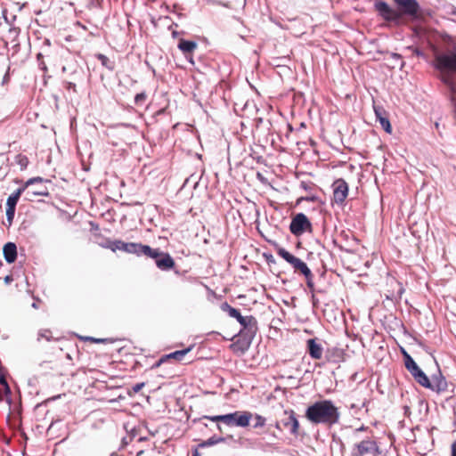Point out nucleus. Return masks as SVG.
Returning <instances> with one entry per match:
<instances>
[{"instance_id": "f257e3e1", "label": "nucleus", "mask_w": 456, "mask_h": 456, "mask_svg": "<svg viewBox=\"0 0 456 456\" xmlns=\"http://www.w3.org/2000/svg\"><path fill=\"white\" fill-rule=\"evenodd\" d=\"M305 418L314 425L332 427L339 422L340 412L331 400H320L305 410Z\"/></svg>"}, {"instance_id": "f03ea898", "label": "nucleus", "mask_w": 456, "mask_h": 456, "mask_svg": "<svg viewBox=\"0 0 456 456\" xmlns=\"http://www.w3.org/2000/svg\"><path fill=\"white\" fill-rule=\"evenodd\" d=\"M128 254H134L137 256H146L154 259L157 267L161 271H169L175 266V261L168 253L142 243L131 242Z\"/></svg>"}, {"instance_id": "7ed1b4c3", "label": "nucleus", "mask_w": 456, "mask_h": 456, "mask_svg": "<svg viewBox=\"0 0 456 456\" xmlns=\"http://www.w3.org/2000/svg\"><path fill=\"white\" fill-rule=\"evenodd\" d=\"M220 308L227 313L230 317L238 321L242 327L240 331L242 336L246 337L249 341L254 338L258 330L257 322L254 316H242L238 309L231 306L227 302L222 303Z\"/></svg>"}, {"instance_id": "20e7f679", "label": "nucleus", "mask_w": 456, "mask_h": 456, "mask_svg": "<svg viewBox=\"0 0 456 456\" xmlns=\"http://www.w3.org/2000/svg\"><path fill=\"white\" fill-rule=\"evenodd\" d=\"M277 254L281 257H282L286 262H288L294 268L295 271H299L305 276L307 287L311 290H314V274L312 273L307 265L305 262H303L300 258L290 254L283 248H280L277 251Z\"/></svg>"}, {"instance_id": "39448f33", "label": "nucleus", "mask_w": 456, "mask_h": 456, "mask_svg": "<svg viewBox=\"0 0 456 456\" xmlns=\"http://www.w3.org/2000/svg\"><path fill=\"white\" fill-rule=\"evenodd\" d=\"M380 453L377 442L368 437L354 444L351 456H379Z\"/></svg>"}, {"instance_id": "423d86ee", "label": "nucleus", "mask_w": 456, "mask_h": 456, "mask_svg": "<svg viewBox=\"0 0 456 456\" xmlns=\"http://www.w3.org/2000/svg\"><path fill=\"white\" fill-rule=\"evenodd\" d=\"M404 365L407 370L413 377L414 380L423 387V385H428V376L426 373L419 367L414 359L405 351L403 350Z\"/></svg>"}, {"instance_id": "0eeeda50", "label": "nucleus", "mask_w": 456, "mask_h": 456, "mask_svg": "<svg viewBox=\"0 0 456 456\" xmlns=\"http://www.w3.org/2000/svg\"><path fill=\"white\" fill-rule=\"evenodd\" d=\"M289 231L293 235L300 236L312 231V224L304 213H297L290 222Z\"/></svg>"}, {"instance_id": "6e6552de", "label": "nucleus", "mask_w": 456, "mask_h": 456, "mask_svg": "<svg viewBox=\"0 0 456 456\" xmlns=\"http://www.w3.org/2000/svg\"><path fill=\"white\" fill-rule=\"evenodd\" d=\"M252 414L248 411H235L232 413L224 414V423L228 426H238L247 427L249 424V420Z\"/></svg>"}, {"instance_id": "1a4fd4ad", "label": "nucleus", "mask_w": 456, "mask_h": 456, "mask_svg": "<svg viewBox=\"0 0 456 456\" xmlns=\"http://www.w3.org/2000/svg\"><path fill=\"white\" fill-rule=\"evenodd\" d=\"M375 8L387 21L398 24L402 19V13L391 8L386 2L380 1L376 3Z\"/></svg>"}, {"instance_id": "9d476101", "label": "nucleus", "mask_w": 456, "mask_h": 456, "mask_svg": "<svg viewBox=\"0 0 456 456\" xmlns=\"http://www.w3.org/2000/svg\"><path fill=\"white\" fill-rule=\"evenodd\" d=\"M428 385H423V387L428 388L437 394L443 393L447 390L448 384L446 379L443 376L440 370L431 376V379L428 377Z\"/></svg>"}, {"instance_id": "9b49d317", "label": "nucleus", "mask_w": 456, "mask_h": 456, "mask_svg": "<svg viewBox=\"0 0 456 456\" xmlns=\"http://www.w3.org/2000/svg\"><path fill=\"white\" fill-rule=\"evenodd\" d=\"M281 423L284 428L288 429L293 436L298 435L299 422L297 414L293 410H285L281 419Z\"/></svg>"}, {"instance_id": "f8f14e48", "label": "nucleus", "mask_w": 456, "mask_h": 456, "mask_svg": "<svg viewBox=\"0 0 456 456\" xmlns=\"http://www.w3.org/2000/svg\"><path fill=\"white\" fill-rule=\"evenodd\" d=\"M333 200L338 205H343L348 195V185L344 179H337L333 184Z\"/></svg>"}, {"instance_id": "ddd939ff", "label": "nucleus", "mask_w": 456, "mask_h": 456, "mask_svg": "<svg viewBox=\"0 0 456 456\" xmlns=\"http://www.w3.org/2000/svg\"><path fill=\"white\" fill-rule=\"evenodd\" d=\"M402 9V12L405 15L416 18L419 11V4L417 0H394Z\"/></svg>"}, {"instance_id": "4468645a", "label": "nucleus", "mask_w": 456, "mask_h": 456, "mask_svg": "<svg viewBox=\"0 0 456 456\" xmlns=\"http://www.w3.org/2000/svg\"><path fill=\"white\" fill-rule=\"evenodd\" d=\"M307 344V351L311 358L314 360H320L322 357L323 347L318 342L317 338H310L306 342Z\"/></svg>"}, {"instance_id": "2eb2a0df", "label": "nucleus", "mask_w": 456, "mask_h": 456, "mask_svg": "<svg viewBox=\"0 0 456 456\" xmlns=\"http://www.w3.org/2000/svg\"><path fill=\"white\" fill-rule=\"evenodd\" d=\"M191 350V346H189L183 350H177L175 352H172L168 354L163 355L155 364L153 367H159L167 359H174L178 362L182 361L183 358Z\"/></svg>"}, {"instance_id": "dca6fc26", "label": "nucleus", "mask_w": 456, "mask_h": 456, "mask_svg": "<svg viewBox=\"0 0 456 456\" xmlns=\"http://www.w3.org/2000/svg\"><path fill=\"white\" fill-rule=\"evenodd\" d=\"M3 254L8 264H12L17 258V246L14 242H7L3 248Z\"/></svg>"}, {"instance_id": "f3484780", "label": "nucleus", "mask_w": 456, "mask_h": 456, "mask_svg": "<svg viewBox=\"0 0 456 456\" xmlns=\"http://www.w3.org/2000/svg\"><path fill=\"white\" fill-rule=\"evenodd\" d=\"M374 112L377 119L379 121L382 128L388 134H391L392 127L389 119L385 116V111L380 107H374Z\"/></svg>"}, {"instance_id": "a211bd4d", "label": "nucleus", "mask_w": 456, "mask_h": 456, "mask_svg": "<svg viewBox=\"0 0 456 456\" xmlns=\"http://www.w3.org/2000/svg\"><path fill=\"white\" fill-rule=\"evenodd\" d=\"M44 183V179L42 177H39V176H37V177H33V178H30L28 179L24 184L23 186L18 188L13 193H12L10 196H12V198H14V200H16L17 201H19V199L20 197V195L26 191L28 189L29 186L31 185H34L35 183Z\"/></svg>"}, {"instance_id": "6ab92c4d", "label": "nucleus", "mask_w": 456, "mask_h": 456, "mask_svg": "<svg viewBox=\"0 0 456 456\" xmlns=\"http://www.w3.org/2000/svg\"><path fill=\"white\" fill-rule=\"evenodd\" d=\"M178 48L184 53H191L197 48V43L191 40L180 39Z\"/></svg>"}, {"instance_id": "aec40b11", "label": "nucleus", "mask_w": 456, "mask_h": 456, "mask_svg": "<svg viewBox=\"0 0 456 456\" xmlns=\"http://www.w3.org/2000/svg\"><path fill=\"white\" fill-rule=\"evenodd\" d=\"M225 440H226L225 437L213 436L209 437L208 439L200 443L198 447H200V448L210 447V446L216 445L217 444L223 443Z\"/></svg>"}, {"instance_id": "412c9836", "label": "nucleus", "mask_w": 456, "mask_h": 456, "mask_svg": "<svg viewBox=\"0 0 456 456\" xmlns=\"http://www.w3.org/2000/svg\"><path fill=\"white\" fill-rule=\"evenodd\" d=\"M36 184H39V183H37ZM28 200H30V196H47L48 191L45 186L43 185V183H40V187H37L35 190H28L27 191Z\"/></svg>"}, {"instance_id": "4be33fe9", "label": "nucleus", "mask_w": 456, "mask_h": 456, "mask_svg": "<svg viewBox=\"0 0 456 456\" xmlns=\"http://www.w3.org/2000/svg\"><path fill=\"white\" fill-rule=\"evenodd\" d=\"M96 58L101 61L102 65L109 70L114 69V62L111 61L106 55L102 53H97Z\"/></svg>"}, {"instance_id": "5701e85b", "label": "nucleus", "mask_w": 456, "mask_h": 456, "mask_svg": "<svg viewBox=\"0 0 456 456\" xmlns=\"http://www.w3.org/2000/svg\"><path fill=\"white\" fill-rule=\"evenodd\" d=\"M130 244H131V242H125L120 240H116L115 244L113 245L114 246L113 252H115L117 250H120V251H123L126 253H129Z\"/></svg>"}, {"instance_id": "b1692460", "label": "nucleus", "mask_w": 456, "mask_h": 456, "mask_svg": "<svg viewBox=\"0 0 456 456\" xmlns=\"http://www.w3.org/2000/svg\"><path fill=\"white\" fill-rule=\"evenodd\" d=\"M15 163L20 167V170H24L28 165V159L23 154H18L15 157Z\"/></svg>"}, {"instance_id": "393cba45", "label": "nucleus", "mask_w": 456, "mask_h": 456, "mask_svg": "<svg viewBox=\"0 0 456 456\" xmlns=\"http://www.w3.org/2000/svg\"><path fill=\"white\" fill-rule=\"evenodd\" d=\"M255 419H256V423L254 424L255 428H261V427L265 426V418H264L263 416L256 414L255 417Z\"/></svg>"}, {"instance_id": "a878e982", "label": "nucleus", "mask_w": 456, "mask_h": 456, "mask_svg": "<svg viewBox=\"0 0 456 456\" xmlns=\"http://www.w3.org/2000/svg\"><path fill=\"white\" fill-rule=\"evenodd\" d=\"M14 215H15V208H6V219L8 221L9 224H11L12 223Z\"/></svg>"}, {"instance_id": "bb28decb", "label": "nucleus", "mask_w": 456, "mask_h": 456, "mask_svg": "<svg viewBox=\"0 0 456 456\" xmlns=\"http://www.w3.org/2000/svg\"><path fill=\"white\" fill-rule=\"evenodd\" d=\"M17 203H18V201L16 200H14V198H12V196H9L6 200V208H16Z\"/></svg>"}, {"instance_id": "cd10ccee", "label": "nucleus", "mask_w": 456, "mask_h": 456, "mask_svg": "<svg viewBox=\"0 0 456 456\" xmlns=\"http://www.w3.org/2000/svg\"><path fill=\"white\" fill-rule=\"evenodd\" d=\"M146 99V94L144 93H140V94H137L134 97V102L136 104H141L142 102H143Z\"/></svg>"}, {"instance_id": "c85d7f7f", "label": "nucleus", "mask_w": 456, "mask_h": 456, "mask_svg": "<svg viewBox=\"0 0 456 456\" xmlns=\"http://www.w3.org/2000/svg\"><path fill=\"white\" fill-rule=\"evenodd\" d=\"M41 58H43V55L42 53H38L37 54V60H38V66H39V69L43 71H46L47 70V67H46V64L41 61Z\"/></svg>"}, {"instance_id": "c756f323", "label": "nucleus", "mask_w": 456, "mask_h": 456, "mask_svg": "<svg viewBox=\"0 0 456 456\" xmlns=\"http://www.w3.org/2000/svg\"><path fill=\"white\" fill-rule=\"evenodd\" d=\"M205 418L212 421H222L224 423V415L205 416Z\"/></svg>"}, {"instance_id": "7c9ffc66", "label": "nucleus", "mask_w": 456, "mask_h": 456, "mask_svg": "<svg viewBox=\"0 0 456 456\" xmlns=\"http://www.w3.org/2000/svg\"><path fill=\"white\" fill-rule=\"evenodd\" d=\"M0 385H2L7 392H10V387L8 386V383L3 374L0 373Z\"/></svg>"}, {"instance_id": "2f4dec72", "label": "nucleus", "mask_w": 456, "mask_h": 456, "mask_svg": "<svg viewBox=\"0 0 456 456\" xmlns=\"http://www.w3.org/2000/svg\"><path fill=\"white\" fill-rule=\"evenodd\" d=\"M115 244V240H107V242L105 244L102 245L103 248H110V250L113 251V248H114V245Z\"/></svg>"}, {"instance_id": "473e14b6", "label": "nucleus", "mask_w": 456, "mask_h": 456, "mask_svg": "<svg viewBox=\"0 0 456 456\" xmlns=\"http://www.w3.org/2000/svg\"><path fill=\"white\" fill-rule=\"evenodd\" d=\"M144 387V383H137L133 387V390L137 393Z\"/></svg>"}, {"instance_id": "72a5a7b5", "label": "nucleus", "mask_w": 456, "mask_h": 456, "mask_svg": "<svg viewBox=\"0 0 456 456\" xmlns=\"http://www.w3.org/2000/svg\"><path fill=\"white\" fill-rule=\"evenodd\" d=\"M47 333H50V332L48 330H45V331H40L38 335L40 338H45L47 340H49L50 338H49Z\"/></svg>"}, {"instance_id": "f704fd0d", "label": "nucleus", "mask_w": 456, "mask_h": 456, "mask_svg": "<svg viewBox=\"0 0 456 456\" xmlns=\"http://www.w3.org/2000/svg\"><path fill=\"white\" fill-rule=\"evenodd\" d=\"M67 89H69V90H76V84L72 83V82H68L67 83Z\"/></svg>"}, {"instance_id": "c9c22d12", "label": "nucleus", "mask_w": 456, "mask_h": 456, "mask_svg": "<svg viewBox=\"0 0 456 456\" xmlns=\"http://www.w3.org/2000/svg\"><path fill=\"white\" fill-rule=\"evenodd\" d=\"M366 429H367V427L362 425V427H360L354 430V435H357V433H359L361 431H365Z\"/></svg>"}, {"instance_id": "e433bc0d", "label": "nucleus", "mask_w": 456, "mask_h": 456, "mask_svg": "<svg viewBox=\"0 0 456 456\" xmlns=\"http://www.w3.org/2000/svg\"><path fill=\"white\" fill-rule=\"evenodd\" d=\"M452 456H456V441L452 444Z\"/></svg>"}, {"instance_id": "4c0bfd02", "label": "nucleus", "mask_w": 456, "mask_h": 456, "mask_svg": "<svg viewBox=\"0 0 456 456\" xmlns=\"http://www.w3.org/2000/svg\"><path fill=\"white\" fill-rule=\"evenodd\" d=\"M391 57H392L393 59H395V60H400V59H402L401 54L396 53H393L391 54Z\"/></svg>"}, {"instance_id": "58836bf2", "label": "nucleus", "mask_w": 456, "mask_h": 456, "mask_svg": "<svg viewBox=\"0 0 456 456\" xmlns=\"http://www.w3.org/2000/svg\"><path fill=\"white\" fill-rule=\"evenodd\" d=\"M300 186H301L304 190H305V191H307V190H309V189L311 188V187H310L306 183H305V182H301Z\"/></svg>"}, {"instance_id": "ea45409f", "label": "nucleus", "mask_w": 456, "mask_h": 456, "mask_svg": "<svg viewBox=\"0 0 456 456\" xmlns=\"http://www.w3.org/2000/svg\"><path fill=\"white\" fill-rule=\"evenodd\" d=\"M87 339L93 340V341H94L96 343H102V342H104V339H102V338H87Z\"/></svg>"}, {"instance_id": "a19ab883", "label": "nucleus", "mask_w": 456, "mask_h": 456, "mask_svg": "<svg viewBox=\"0 0 456 456\" xmlns=\"http://www.w3.org/2000/svg\"><path fill=\"white\" fill-rule=\"evenodd\" d=\"M12 281V277L11 275H7L4 277V282L9 284Z\"/></svg>"}, {"instance_id": "79ce46f5", "label": "nucleus", "mask_w": 456, "mask_h": 456, "mask_svg": "<svg viewBox=\"0 0 456 456\" xmlns=\"http://www.w3.org/2000/svg\"><path fill=\"white\" fill-rule=\"evenodd\" d=\"M281 420H280V421H277V422H276V424H275V428H276L277 429H279V430H281Z\"/></svg>"}, {"instance_id": "37998d69", "label": "nucleus", "mask_w": 456, "mask_h": 456, "mask_svg": "<svg viewBox=\"0 0 456 456\" xmlns=\"http://www.w3.org/2000/svg\"><path fill=\"white\" fill-rule=\"evenodd\" d=\"M192 456H200L197 449L192 452Z\"/></svg>"}, {"instance_id": "c03bdc74", "label": "nucleus", "mask_w": 456, "mask_h": 456, "mask_svg": "<svg viewBox=\"0 0 456 456\" xmlns=\"http://www.w3.org/2000/svg\"><path fill=\"white\" fill-rule=\"evenodd\" d=\"M305 200H308V201H314V197H310V198H306Z\"/></svg>"}, {"instance_id": "a18cd8bd", "label": "nucleus", "mask_w": 456, "mask_h": 456, "mask_svg": "<svg viewBox=\"0 0 456 456\" xmlns=\"http://www.w3.org/2000/svg\"><path fill=\"white\" fill-rule=\"evenodd\" d=\"M32 306H33L34 308H37V307L36 303H33V304H32Z\"/></svg>"}]
</instances>
